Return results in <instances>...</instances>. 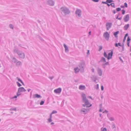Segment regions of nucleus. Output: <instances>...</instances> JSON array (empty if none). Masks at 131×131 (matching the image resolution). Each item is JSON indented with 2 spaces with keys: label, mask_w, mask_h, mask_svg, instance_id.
<instances>
[{
  "label": "nucleus",
  "mask_w": 131,
  "mask_h": 131,
  "mask_svg": "<svg viewBox=\"0 0 131 131\" xmlns=\"http://www.w3.org/2000/svg\"><path fill=\"white\" fill-rule=\"evenodd\" d=\"M81 96L83 102L85 103L83 105V106L85 107L86 106L87 107H90L92 106V104L90 103L88 100L86 98V95L85 94H82Z\"/></svg>",
  "instance_id": "1"
},
{
  "label": "nucleus",
  "mask_w": 131,
  "mask_h": 131,
  "mask_svg": "<svg viewBox=\"0 0 131 131\" xmlns=\"http://www.w3.org/2000/svg\"><path fill=\"white\" fill-rule=\"evenodd\" d=\"M14 51L16 52L18 54L20 58L23 59L25 58V54L23 52L19 51L16 48L14 49Z\"/></svg>",
  "instance_id": "2"
},
{
  "label": "nucleus",
  "mask_w": 131,
  "mask_h": 131,
  "mask_svg": "<svg viewBox=\"0 0 131 131\" xmlns=\"http://www.w3.org/2000/svg\"><path fill=\"white\" fill-rule=\"evenodd\" d=\"M60 11L62 13L66 15L69 14L70 12L69 9L66 7H61L60 8Z\"/></svg>",
  "instance_id": "3"
},
{
  "label": "nucleus",
  "mask_w": 131,
  "mask_h": 131,
  "mask_svg": "<svg viewBox=\"0 0 131 131\" xmlns=\"http://www.w3.org/2000/svg\"><path fill=\"white\" fill-rule=\"evenodd\" d=\"M103 36L106 40L108 41L109 40L110 38V34L108 32H104Z\"/></svg>",
  "instance_id": "4"
},
{
  "label": "nucleus",
  "mask_w": 131,
  "mask_h": 131,
  "mask_svg": "<svg viewBox=\"0 0 131 131\" xmlns=\"http://www.w3.org/2000/svg\"><path fill=\"white\" fill-rule=\"evenodd\" d=\"M85 63L84 62H81L79 64V66L81 71H83L84 70Z\"/></svg>",
  "instance_id": "5"
},
{
  "label": "nucleus",
  "mask_w": 131,
  "mask_h": 131,
  "mask_svg": "<svg viewBox=\"0 0 131 131\" xmlns=\"http://www.w3.org/2000/svg\"><path fill=\"white\" fill-rule=\"evenodd\" d=\"M129 14H128L124 16L123 19L125 22H127L129 20Z\"/></svg>",
  "instance_id": "6"
},
{
  "label": "nucleus",
  "mask_w": 131,
  "mask_h": 131,
  "mask_svg": "<svg viewBox=\"0 0 131 131\" xmlns=\"http://www.w3.org/2000/svg\"><path fill=\"white\" fill-rule=\"evenodd\" d=\"M81 11L80 9H77L75 12V13L77 16L79 17H80L81 15Z\"/></svg>",
  "instance_id": "7"
},
{
  "label": "nucleus",
  "mask_w": 131,
  "mask_h": 131,
  "mask_svg": "<svg viewBox=\"0 0 131 131\" xmlns=\"http://www.w3.org/2000/svg\"><path fill=\"white\" fill-rule=\"evenodd\" d=\"M112 25V24L111 23H106V27L107 28V30H108L111 27Z\"/></svg>",
  "instance_id": "8"
},
{
  "label": "nucleus",
  "mask_w": 131,
  "mask_h": 131,
  "mask_svg": "<svg viewBox=\"0 0 131 131\" xmlns=\"http://www.w3.org/2000/svg\"><path fill=\"white\" fill-rule=\"evenodd\" d=\"M26 91V90L23 87L19 88L18 89V91L19 93L25 92Z\"/></svg>",
  "instance_id": "9"
},
{
  "label": "nucleus",
  "mask_w": 131,
  "mask_h": 131,
  "mask_svg": "<svg viewBox=\"0 0 131 131\" xmlns=\"http://www.w3.org/2000/svg\"><path fill=\"white\" fill-rule=\"evenodd\" d=\"M61 88H59L54 90V93L57 94H59L61 92Z\"/></svg>",
  "instance_id": "10"
},
{
  "label": "nucleus",
  "mask_w": 131,
  "mask_h": 131,
  "mask_svg": "<svg viewBox=\"0 0 131 131\" xmlns=\"http://www.w3.org/2000/svg\"><path fill=\"white\" fill-rule=\"evenodd\" d=\"M97 71L99 75L100 76H101L102 74V71L101 69L100 68H98L97 69Z\"/></svg>",
  "instance_id": "11"
},
{
  "label": "nucleus",
  "mask_w": 131,
  "mask_h": 131,
  "mask_svg": "<svg viewBox=\"0 0 131 131\" xmlns=\"http://www.w3.org/2000/svg\"><path fill=\"white\" fill-rule=\"evenodd\" d=\"M47 3L49 5L53 6L54 5V2L52 0H48Z\"/></svg>",
  "instance_id": "12"
},
{
  "label": "nucleus",
  "mask_w": 131,
  "mask_h": 131,
  "mask_svg": "<svg viewBox=\"0 0 131 131\" xmlns=\"http://www.w3.org/2000/svg\"><path fill=\"white\" fill-rule=\"evenodd\" d=\"M113 54V52L112 50L111 52L108 53L107 57V58L108 60H109L112 58Z\"/></svg>",
  "instance_id": "13"
},
{
  "label": "nucleus",
  "mask_w": 131,
  "mask_h": 131,
  "mask_svg": "<svg viewBox=\"0 0 131 131\" xmlns=\"http://www.w3.org/2000/svg\"><path fill=\"white\" fill-rule=\"evenodd\" d=\"M89 110L90 109L89 108L85 109L84 108H83L81 109V111L82 112H84V114H86L89 111Z\"/></svg>",
  "instance_id": "14"
},
{
  "label": "nucleus",
  "mask_w": 131,
  "mask_h": 131,
  "mask_svg": "<svg viewBox=\"0 0 131 131\" xmlns=\"http://www.w3.org/2000/svg\"><path fill=\"white\" fill-rule=\"evenodd\" d=\"M86 87L84 85H81L79 86V90H83L85 89Z\"/></svg>",
  "instance_id": "15"
},
{
  "label": "nucleus",
  "mask_w": 131,
  "mask_h": 131,
  "mask_svg": "<svg viewBox=\"0 0 131 131\" xmlns=\"http://www.w3.org/2000/svg\"><path fill=\"white\" fill-rule=\"evenodd\" d=\"M107 116L108 117V119L110 121H114L115 120L114 118L112 116H108V114H107Z\"/></svg>",
  "instance_id": "16"
},
{
  "label": "nucleus",
  "mask_w": 131,
  "mask_h": 131,
  "mask_svg": "<svg viewBox=\"0 0 131 131\" xmlns=\"http://www.w3.org/2000/svg\"><path fill=\"white\" fill-rule=\"evenodd\" d=\"M129 24H127L126 25H125L124 27V30H127L129 28Z\"/></svg>",
  "instance_id": "17"
},
{
  "label": "nucleus",
  "mask_w": 131,
  "mask_h": 131,
  "mask_svg": "<svg viewBox=\"0 0 131 131\" xmlns=\"http://www.w3.org/2000/svg\"><path fill=\"white\" fill-rule=\"evenodd\" d=\"M33 97L34 98H39L41 97L40 95H38V94H36L34 95L33 96Z\"/></svg>",
  "instance_id": "18"
},
{
  "label": "nucleus",
  "mask_w": 131,
  "mask_h": 131,
  "mask_svg": "<svg viewBox=\"0 0 131 131\" xmlns=\"http://www.w3.org/2000/svg\"><path fill=\"white\" fill-rule=\"evenodd\" d=\"M112 128L113 129H114L115 131V130L116 129V126L115 124L113 123H112Z\"/></svg>",
  "instance_id": "19"
},
{
  "label": "nucleus",
  "mask_w": 131,
  "mask_h": 131,
  "mask_svg": "<svg viewBox=\"0 0 131 131\" xmlns=\"http://www.w3.org/2000/svg\"><path fill=\"white\" fill-rule=\"evenodd\" d=\"M74 70L75 71V72L76 73H77L79 72V71L80 70V69H79L78 67L75 68L74 69Z\"/></svg>",
  "instance_id": "20"
},
{
  "label": "nucleus",
  "mask_w": 131,
  "mask_h": 131,
  "mask_svg": "<svg viewBox=\"0 0 131 131\" xmlns=\"http://www.w3.org/2000/svg\"><path fill=\"white\" fill-rule=\"evenodd\" d=\"M63 46L65 48V52H68L69 51V49L68 47H67V46H66L65 44H64Z\"/></svg>",
  "instance_id": "21"
},
{
  "label": "nucleus",
  "mask_w": 131,
  "mask_h": 131,
  "mask_svg": "<svg viewBox=\"0 0 131 131\" xmlns=\"http://www.w3.org/2000/svg\"><path fill=\"white\" fill-rule=\"evenodd\" d=\"M22 65L21 62L20 61H18L16 62V65L17 66H19Z\"/></svg>",
  "instance_id": "22"
},
{
  "label": "nucleus",
  "mask_w": 131,
  "mask_h": 131,
  "mask_svg": "<svg viewBox=\"0 0 131 131\" xmlns=\"http://www.w3.org/2000/svg\"><path fill=\"white\" fill-rule=\"evenodd\" d=\"M17 79L18 81H19L20 83H21L23 85H24V84L23 82V81L20 79L18 77H17L16 78Z\"/></svg>",
  "instance_id": "23"
},
{
  "label": "nucleus",
  "mask_w": 131,
  "mask_h": 131,
  "mask_svg": "<svg viewBox=\"0 0 131 131\" xmlns=\"http://www.w3.org/2000/svg\"><path fill=\"white\" fill-rule=\"evenodd\" d=\"M119 33V31H117L116 32H114V35L115 36V37H117V35Z\"/></svg>",
  "instance_id": "24"
},
{
  "label": "nucleus",
  "mask_w": 131,
  "mask_h": 131,
  "mask_svg": "<svg viewBox=\"0 0 131 131\" xmlns=\"http://www.w3.org/2000/svg\"><path fill=\"white\" fill-rule=\"evenodd\" d=\"M101 61L103 62H106L105 59L104 57L102 58Z\"/></svg>",
  "instance_id": "25"
},
{
  "label": "nucleus",
  "mask_w": 131,
  "mask_h": 131,
  "mask_svg": "<svg viewBox=\"0 0 131 131\" xmlns=\"http://www.w3.org/2000/svg\"><path fill=\"white\" fill-rule=\"evenodd\" d=\"M101 131H107V129L106 128L102 127L101 129Z\"/></svg>",
  "instance_id": "26"
},
{
  "label": "nucleus",
  "mask_w": 131,
  "mask_h": 131,
  "mask_svg": "<svg viewBox=\"0 0 131 131\" xmlns=\"http://www.w3.org/2000/svg\"><path fill=\"white\" fill-rule=\"evenodd\" d=\"M13 61L14 63L17 62V60L15 58H13Z\"/></svg>",
  "instance_id": "27"
},
{
  "label": "nucleus",
  "mask_w": 131,
  "mask_h": 131,
  "mask_svg": "<svg viewBox=\"0 0 131 131\" xmlns=\"http://www.w3.org/2000/svg\"><path fill=\"white\" fill-rule=\"evenodd\" d=\"M96 90H98L99 88V85L97 84L94 86Z\"/></svg>",
  "instance_id": "28"
},
{
  "label": "nucleus",
  "mask_w": 131,
  "mask_h": 131,
  "mask_svg": "<svg viewBox=\"0 0 131 131\" xmlns=\"http://www.w3.org/2000/svg\"><path fill=\"white\" fill-rule=\"evenodd\" d=\"M106 2L108 3H111L113 2V1L112 0H107Z\"/></svg>",
  "instance_id": "29"
},
{
  "label": "nucleus",
  "mask_w": 131,
  "mask_h": 131,
  "mask_svg": "<svg viewBox=\"0 0 131 131\" xmlns=\"http://www.w3.org/2000/svg\"><path fill=\"white\" fill-rule=\"evenodd\" d=\"M16 83L18 87H20L21 86V84L18 82H16Z\"/></svg>",
  "instance_id": "30"
},
{
  "label": "nucleus",
  "mask_w": 131,
  "mask_h": 131,
  "mask_svg": "<svg viewBox=\"0 0 131 131\" xmlns=\"http://www.w3.org/2000/svg\"><path fill=\"white\" fill-rule=\"evenodd\" d=\"M17 108H16L15 107L14 108H11L10 109V111H16V110Z\"/></svg>",
  "instance_id": "31"
},
{
  "label": "nucleus",
  "mask_w": 131,
  "mask_h": 131,
  "mask_svg": "<svg viewBox=\"0 0 131 131\" xmlns=\"http://www.w3.org/2000/svg\"><path fill=\"white\" fill-rule=\"evenodd\" d=\"M102 49V46H99V51H100Z\"/></svg>",
  "instance_id": "32"
},
{
  "label": "nucleus",
  "mask_w": 131,
  "mask_h": 131,
  "mask_svg": "<svg viewBox=\"0 0 131 131\" xmlns=\"http://www.w3.org/2000/svg\"><path fill=\"white\" fill-rule=\"evenodd\" d=\"M21 94V93H19L18 92V91H17V96H19Z\"/></svg>",
  "instance_id": "33"
},
{
  "label": "nucleus",
  "mask_w": 131,
  "mask_h": 131,
  "mask_svg": "<svg viewBox=\"0 0 131 131\" xmlns=\"http://www.w3.org/2000/svg\"><path fill=\"white\" fill-rule=\"evenodd\" d=\"M57 112L56 110H53L51 113V114H53L55 113H56Z\"/></svg>",
  "instance_id": "34"
},
{
  "label": "nucleus",
  "mask_w": 131,
  "mask_h": 131,
  "mask_svg": "<svg viewBox=\"0 0 131 131\" xmlns=\"http://www.w3.org/2000/svg\"><path fill=\"white\" fill-rule=\"evenodd\" d=\"M9 27L12 28V29H13L14 28V27L13 25L12 24H10L9 25Z\"/></svg>",
  "instance_id": "35"
},
{
  "label": "nucleus",
  "mask_w": 131,
  "mask_h": 131,
  "mask_svg": "<svg viewBox=\"0 0 131 131\" xmlns=\"http://www.w3.org/2000/svg\"><path fill=\"white\" fill-rule=\"evenodd\" d=\"M110 5L112 7H113L114 8H115V4L114 3H112L110 4Z\"/></svg>",
  "instance_id": "36"
},
{
  "label": "nucleus",
  "mask_w": 131,
  "mask_h": 131,
  "mask_svg": "<svg viewBox=\"0 0 131 131\" xmlns=\"http://www.w3.org/2000/svg\"><path fill=\"white\" fill-rule=\"evenodd\" d=\"M116 10L117 12H119L121 10V8L118 7L116 8Z\"/></svg>",
  "instance_id": "37"
},
{
  "label": "nucleus",
  "mask_w": 131,
  "mask_h": 131,
  "mask_svg": "<svg viewBox=\"0 0 131 131\" xmlns=\"http://www.w3.org/2000/svg\"><path fill=\"white\" fill-rule=\"evenodd\" d=\"M104 56L105 57L107 58V55L105 52H104Z\"/></svg>",
  "instance_id": "38"
},
{
  "label": "nucleus",
  "mask_w": 131,
  "mask_h": 131,
  "mask_svg": "<svg viewBox=\"0 0 131 131\" xmlns=\"http://www.w3.org/2000/svg\"><path fill=\"white\" fill-rule=\"evenodd\" d=\"M130 40V38L128 36L127 38V42H129Z\"/></svg>",
  "instance_id": "39"
},
{
  "label": "nucleus",
  "mask_w": 131,
  "mask_h": 131,
  "mask_svg": "<svg viewBox=\"0 0 131 131\" xmlns=\"http://www.w3.org/2000/svg\"><path fill=\"white\" fill-rule=\"evenodd\" d=\"M44 103V101H42L40 102V104L41 105H42Z\"/></svg>",
  "instance_id": "40"
},
{
  "label": "nucleus",
  "mask_w": 131,
  "mask_h": 131,
  "mask_svg": "<svg viewBox=\"0 0 131 131\" xmlns=\"http://www.w3.org/2000/svg\"><path fill=\"white\" fill-rule=\"evenodd\" d=\"M124 7L125 6L126 7H127V4L126 3H125L124 4Z\"/></svg>",
  "instance_id": "41"
},
{
  "label": "nucleus",
  "mask_w": 131,
  "mask_h": 131,
  "mask_svg": "<svg viewBox=\"0 0 131 131\" xmlns=\"http://www.w3.org/2000/svg\"><path fill=\"white\" fill-rule=\"evenodd\" d=\"M48 121L49 122H51L52 121L51 118H49L48 119Z\"/></svg>",
  "instance_id": "42"
},
{
  "label": "nucleus",
  "mask_w": 131,
  "mask_h": 131,
  "mask_svg": "<svg viewBox=\"0 0 131 131\" xmlns=\"http://www.w3.org/2000/svg\"><path fill=\"white\" fill-rule=\"evenodd\" d=\"M122 14L123 15H124L125 14V11L123 9L122 10Z\"/></svg>",
  "instance_id": "43"
},
{
  "label": "nucleus",
  "mask_w": 131,
  "mask_h": 131,
  "mask_svg": "<svg viewBox=\"0 0 131 131\" xmlns=\"http://www.w3.org/2000/svg\"><path fill=\"white\" fill-rule=\"evenodd\" d=\"M109 63L108 62H106V63H105L104 64H103V65H109Z\"/></svg>",
  "instance_id": "44"
},
{
  "label": "nucleus",
  "mask_w": 131,
  "mask_h": 131,
  "mask_svg": "<svg viewBox=\"0 0 131 131\" xmlns=\"http://www.w3.org/2000/svg\"><path fill=\"white\" fill-rule=\"evenodd\" d=\"M92 1L96 2H98L100 0H91Z\"/></svg>",
  "instance_id": "45"
},
{
  "label": "nucleus",
  "mask_w": 131,
  "mask_h": 131,
  "mask_svg": "<svg viewBox=\"0 0 131 131\" xmlns=\"http://www.w3.org/2000/svg\"><path fill=\"white\" fill-rule=\"evenodd\" d=\"M107 2H103V1L102 2V4H107Z\"/></svg>",
  "instance_id": "46"
},
{
  "label": "nucleus",
  "mask_w": 131,
  "mask_h": 131,
  "mask_svg": "<svg viewBox=\"0 0 131 131\" xmlns=\"http://www.w3.org/2000/svg\"><path fill=\"white\" fill-rule=\"evenodd\" d=\"M126 39V37H124V38L123 40V42H124L125 41Z\"/></svg>",
  "instance_id": "47"
},
{
  "label": "nucleus",
  "mask_w": 131,
  "mask_h": 131,
  "mask_svg": "<svg viewBox=\"0 0 131 131\" xmlns=\"http://www.w3.org/2000/svg\"><path fill=\"white\" fill-rule=\"evenodd\" d=\"M101 89L102 91L103 90H104V87L102 85L101 86Z\"/></svg>",
  "instance_id": "48"
},
{
  "label": "nucleus",
  "mask_w": 131,
  "mask_h": 131,
  "mask_svg": "<svg viewBox=\"0 0 131 131\" xmlns=\"http://www.w3.org/2000/svg\"><path fill=\"white\" fill-rule=\"evenodd\" d=\"M108 112V111H107L106 110H105L103 112V113H107Z\"/></svg>",
  "instance_id": "49"
},
{
  "label": "nucleus",
  "mask_w": 131,
  "mask_h": 131,
  "mask_svg": "<svg viewBox=\"0 0 131 131\" xmlns=\"http://www.w3.org/2000/svg\"><path fill=\"white\" fill-rule=\"evenodd\" d=\"M128 34L127 33L125 34V36L124 37H126L127 36H128Z\"/></svg>",
  "instance_id": "50"
},
{
  "label": "nucleus",
  "mask_w": 131,
  "mask_h": 131,
  "mask_svg": "<svg viewBox=\"0 0 131 131\" xmlns=\"http://www.w3.org/2000/svg\"><path fill=\"white\" fill-rule=\"evenodd\" d=\"M17 95L15 96L14 97H13V98H17Z\"/></svg>",
  "instance_id": "51"
},
{
  "label": "nucleus",
  "mask_w": 131,
  "mask_h": 131,
  "mask_svg": "<svg viewBox=\"0 0 131 131\" xmlns=\"http://www.w3.org/2000/svg\"><path fill=\"white\" fill-rule=\"evenodd\" d=\"M118 45L120 46H122V45L120 43H118Z\"/></svg>",
  "instance_id": "52"
},
{
  "label": "nucleus",
  "mask_w": 131,
  "mask_h": 131,
  "mask_svg": "<svg viewBox=\"0 0 131 131\" xmlns=\"http://www.w3.org/2000/svg\"><path fill=\"white\" fill-rule=\"evenodd\" d=\"M119 59H120V60L122 61V62H123V60L122 59L121 57H119Z\"/></svg>",
  "instance_id": "53"
},
{
  "label": "nucleus",
  "mask_w": 131,
  "mask_h": 131,
  "mask_svg": "<svg viewBox=\"0 0 131 131\" xmlns=\"http://www.w3.org/2000/svg\"><path fill=\"white\" fill-rule=\"evenodd\" d=\"M52 114H51V113L50 115V118H52Z\"/></svg>",
  "instance_id": "54"
},
{
  "label": "nucleus",
  "mask_w": 131,
  "mask_h": 131,
  "mask_svg": "<svg viewBox=\"0 0 131 131\" xmlns=\"http://www.w3.org/2000/svg\"><path fill=\"white\" fill-rule=\"evenodd\" d=\"M92 71L93 72H94V69L93 68L92 69Z\"/></svg>",
  "instance_id": "55"
},
{
  "label": "nucleus",
  "mask_w": 131,
  "mask_h": 131,
  "mask_svg": "<svg viewBox=\"0 0 131 131\" xmlns=\"http://www.w3.org/2000/svg\"><path fill=\"white\" fill-rule=\"evenodd\" d=\"M129 42H127V45L128 47H129Z\"/></svg>",
  "instance_id": "56"
},
{
  "label": "nucleus",
  "mask_w": 131,
  "mask_h": 131,
  "mask_svg": "<svg viewBox=\"0 0 131 131\" xmlns=\"http://www.w3.org/2000/svg\"><path fill=\"white\" fill-rule=\"evenodd\" d=\"M115 46H116V47H118V43H116L115 44Z\"/></svg>",
  "instance_id": "57"
},
{
  "label": "nucleus",
  "mask_w": 131,
  "mask_h": 131,
  "mask_svg": "<svg viewBox=\"0 0 131 131\" xmlns=\"http://www.w3.org/2000/svg\"><path fill=\"white\" fill-rule=\"evenodd\" d=\"M89 97L92 100H93V99H92L91 96H89Z\"/></svg>",
  "instance_id": "58"
},
{
  "label": "nucleus",
  "mask_w": 131,
  "mask_h": 131,
  "mask_svg": "<svg viewBox=\"0 0 131 131\" xmlns=\"http://www.w3.org/2000/svg\"><path fill=\"white\" fill-rule=\"evenodd\" d=\"M49 78L50 79H52L53 78V76H52V77H50Z\"/></svg>",
  "instance_id": "59"
},
{
  "label": "nucleus",
  "mask_w": 131,
  "mask_h": 131,
  "mask_svg": "<svg viewBox=\"0 0 131 131\" xmlns=\"http://www.w3.org/2000/svg\"><path fill=\"white\" fill-rule=\"evenodd\" d=\"M91 31H89V35H91Z\"/></svg>",
  "instance_id": "60"
},
{
  "label": "nucleus",
  "mask_w": 131,
  "mask_h": 131,
  "mask_svg": "<svg viewBox=\"0 0 131 131\" xmlns=\"http://www.w3.org/2000/svg\"><path fill=\"white\" fill-rule=\"evenodd\" d=\"M119 15H120V14H118V16H117V17H116V19H118V18H118V16H119Z\"/></svg>",
  "instance_id": "61"
},
{
  "label": "nucleus",
  "mask_w": 131,
  "mask_h": 131,
  "mask_svg": "<svg viewBox=\"0 0 131 131\" xmlns=\"http://www.w3.org/2000/svg\"><path fill=\"white\" fill-rule=\"evenodd\" d=\"M122 17H121L119 18H118V19L119 20H121L122 19Z\"/></svg>",
  "instance_id": "62"
},
{
  "label": "nucleus",
  "mask_w": 131,
  "mask_h": 131,
  "mask_svg": "<svg viewBox=\"0 0 131 131\" xmlns=\"http://www.w3.org/2000/svg\"><path fill=\"white\" fill-rule=\"evenodd\" d=\"M113 13L114 14H115L116 13V11L115 10H114L113 11Z\"/></svg>",
  "instance_id": "63"
},
{
  "label": "nucleus",
  "mask_w": 131,
  "mask_h": 131,
  "mask_svg": "<svg viewBox=\"0 0 131 131\" xmlns=\"http://www.w3.org/2000/svg\"><path fill=\"white\" fill-rule=\"evenodd\" d=\"M31 90V89H28L27 91L28 92H29Z\"/></svg>",
  "instance_id": "64"
}]
</instances>
